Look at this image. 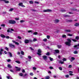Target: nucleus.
<instances>
[{"label":"nucleus","mask_w":79,"mask_h":79,"mask_svg":"<svg viewBox=\"0 0 79 79\" xmlns=\"http://www.w3.org/2000/svg\"><path fill=\"white\" fill-rule=\"evenodd\" d=\"M1 26L5 27V25L4 24H2L1 25Z\"/></svg>","instance_id":"b1692460"},{"label":"nucleus","mask_w":79,"mask_h":79,"mask_svg":"<svg viewBox=\"0 0 79 79\" xmlns=\"http://www.w3.org/2000/svg\"><path fill=\"white\" fill-rule=\"evenodd\" d=\"M4 53L5 54H7V52L5 51H4Z\"/></svg>","instance_id":"0e129e2a"},{"label":"nucleus","mask_w":79,"mask_h":79,"mask_svg":"<svg viewBox=\"0 0 79 79\" xmlns=\"http://www.w3.org/2000/svg\"><path fill=\"white\" fill-rule=\"evenodd\" d=\"M35 3H36V4H39V2H38L35 1Z\"/></svg>","instance_id":"79ce46f5"},{"label":"nucleus","mask_w":79,"mask_h":79,"mask_svg":"<svg viewBox=\"0 0 79 79\" xmlns=\"http://www.w3.org/2000/svg\"><path fill=\"white\" fill-rule=\"evenodd\" d=\"M46 55H47V56H49V55H50V53L49 52H48L46 53Z\"/></svg>","instance_id":"58836bf2"},{"label":"nucleus","mask_w":79,"mask_h":79,"mask_svg":"<svg viewBox=\"0 0 79 79\" xmlns=\"http://www.w3.org/2000/svg\"><path fill=\"white\" fill-rule=\"evenodd\" d=\"M65 31L66 32H70L71 30H65Z\"/></svg>","instance_id":"a211bd4d"},{"label":"nucleus","mask_w":79,"mask_h":79,"mask_svg":"<svg viewBox=\"0 0 79 79\" xmlns=\"http://www.w3.org/2000/svg\"><path fill=\"white\" fill-rule=\"evenodd\" d=\"M7 62H10V61H11V60L10 59H8L7 61Z\"/></svg>","instance_id":"bf43d9fd"},{"label":"nucleus","mask_w":79,"mask_h":79,"mask_svg":"<svg viewBox=\"0 0 79 79\" xmlns=\"http://www.w3.org/2000/svg\"><path fill=\"white\" fill-rule=\"evenodd\" d=\"M7 67H8L9 68H10V69H11V68H12V66H11V65L10 64H8V65Z\"/></svg>","instance_id":"f3484780"},{"label":"nucleus","mask_w":79,"mask_h":79,"mask_svg":"<svg viewBox=\"0 0 79 79\" xmlns=\"http://www.w3.org/2000/svg\"><path fill=\"white\" fill-rule=\"evenodd\" d=\"M56 53H59L60 51L58 50H54Z\"/></svg>","instance_id":"f8f14e48"},{"label":"nucleus","mask_w":79,"mask_h":79,"mask_svg":"<svg viewBox=\"0 0 79 79\" xmlns=\"http://www.w3.org/2000/svg\"><path fill=\"white\" fill-rule=\"evenodd\" d=\"M29 41V42H33V40H32L31 39H30L29 40H28Z\"/></svg>","instance_id":"cd10ccee"},{"label":"nucleus","mask_w":79,"mask_h":79,"mask_svg":"<svg viewBox=\"0 0 79 79\" xmlns=\"http://www.w3.org/2000/svg\"><path fill=\"white\" fill-rule=\"evenodd\" d=\"M20 22L21 23H24V22H25V21L23 20H22L20 21Z\"/></svg>","instance_id":"e433bc0d"},{"label":"nucleus","mask_w":79,"mask_h":79,"mask_svg":"<svg viewBox=\"0 0 79 79\" xmlns=\"http://www.w3.org/2000/svg\"><path fill=\"white\" fill-rule=\"evenodd\" d=\"M8 53L10 55V57H12L13 56L12 55V54H11V52H9Z\"/></svg>","instance_id":"aec40b11"},{"label":"nucleus","mask_w":79,"mask_h":79,"mask_svg":"<svg viewBox=\"0 0 79 79\" xmlns=\"http://www.w3.org/2000/svg\"><path fill=\"white\" fill-rule=\"evenodd\" d=\"M29 3L30 4H33L34 3V2L32 1H29Z\"/></svg>","instance_id":"5701e85b"},{"label":"nucleus","mask_w":79,"mask_h":79,"mask_svg":"<svg viewBox=\"0 0 79 79\" xmlns=\"http://www.w3.org/2000/svg\"><path fill=\"white\" fill-rule=\"evenodd\" d=\"M30 75L31 76H34V74H33V73H31L30 74Z\"/></svg>","instance_id":"7c9ffc66"},{"label":"nucleus","mask_w":79,"mask_h":79,"mask_svg":"<svg viewBox=\"0 0 79 79\" xmlns=\"http://www.w3.org/2000/svg\"><path fill=\"white\" fill-rule=\"evenodd\" d=\"M50 36H49L48 35L47 36V37L48 39H50Z\"/></svg>","instance_id":"c03bdc74"},{"label":"nucleus","mask_w":79,"mask_h":79,"mask_svg":"<svg viewBox=\"0 0 79 79\" xmlns=\"http://www.w3.org/2000/svg\"><path fill=\"white\" fill-rule=\"evenodd\" d=\"M32 30H29L28 31V33H30V32H32Z\"/></svg>","instance_id":"5fc2aeb1"},{"label":"nucleus","mask_w":79,"mask_h":79,"mask_svg":"<svg viewBox=\"0 0 79 79\" xmlns=\"http://www.w3.org/2000/svg\"><path fill=\"white\" fill-rule=\"evenodd\" d=\"M60 63L61 64H64V61H60Z\"/></svg>","instance_id":"a19ab883"},{"label":"nucleus","mask_w":79,"mask_h":79,"mask_svg":"<svg viewBox=\"0 0 79 79\" xmlns=\"http://www.w3.org/2000/svg\"><path fill=\"white\" fill-rule=\"evenodd\" d=\"M74 26H79V23H75L74 25Z\"/></svg>","instance_id":"412c9836"},{"label":"nucleus","mask_w":79,"mask_h":79,"mask_svg":"<svg viewBox=\"0 0 79 79\" xmlns=\"http://www.w3.org/2000/svg\"><path fill=\"white\" fill-rule=\"evenodd\" d=\"M21 53L22 55H24V52L22 51L21 52Z\"/></svg>","instance_id":"bb28decb"},{"label":"nucleus","mask_w":79,"mask_h":79,"mask_svg":"<svg viewBox=\"0 0 79 79\" xmlns=\"http://www.w3.org/2000/svg\"><path fill=\"white\" fill-rule=\"evenodd\" d=\"M18 5H19V6H22V7H25V6L23 5V3L22 2L19 3V4Z\"/></svg>","instance_id":"39448f33"},{"label":"nucleus","mask_w":79,"mask_h":79,"mask_svg":"<svg viewBox=\"0 0 79 79\" xmlns=\"http://www.w3.org/2000/svg\"><path fill=\"white\" fill-rule=\"evenodd\" d=\"M77 46H79V44H78L77 45H75L74 46V47L75 48H76V47H77Z\"/></svg>","instance_id":"4c0bfd02"},{"label":"nucleus","mask_w":79,"mask_h":79,"mask_svg":"<svg viewBox=\"0 0 79 79\" xmlns=\"http://www.w3.org/2000/svg\"><path fill=\"white\" fill-rule=\"evenodd\" d=\"M6 39H10V37L9 36H7L6 37Z\"/></svg>","instance_id":"3c124183"},{"label":"nucleus","mask_w":79,"mask_h":79,"mask_svg":"<svg viewBox=\"0 0 79 79\" xmlns=\"http://www.w3.org/2000/svg\"><path fill=\"white\" fill-rule=\"evenodd\" d=\"M12 42H13V43H15V44H16V45H19V43L18 42H16V41L14 40H12Z\"/></svg>","instance_id":"9d476101"},{"label":"nucleus","mask_w":79,"mask_h":79,"mask_svg":"<svg viewBox=\"0 0 79 79\" xmlns=\"http://www.w3.org/2000/svg\"><path fill=\"white\" fill-rule=\"evenodd\" d=\"M15 62L18 64H20V63H21V62H20L19 61L16 60L15 61Z\"/></svg>","instance_id":"c756f323"},{"label":"nucleus","mask_w":79,"mask_h":79,"mask_svg":"<svg viewBox=\"0 0 79 79\" xmlns=\"http://www.w3.org/2000/svg\"><path fill=\"white\" fill-rule=\"evenodd\" d=\"M1 1H3V2H4L5 3H9V1H6V0H0Z\"/></svg>","instance_id":"9b49d317"},{"label":"nucleus","mask_w":79,"mask_h":79,"mask_svg":"<svg viewBox=\"0 0 79 79\" xmlns=\"http://www.w3.org/2000/svg\"><path fill=\"white\" fill-rule=\"evenodd\" d=\"M7 32H10V30H7Z\"/></svg>","instance_id":"338daca9"},{"label":"nucleus","mask_w":79,"mask_h":79,"mask_svg":"<svg viewBox=\"0 0 79 79\" xmlns=\"http://www.w3.org/2000/svg\"><path fill=\"white\" fill-rule=\"evenodd\" d=\"M19 75L20 76H23V74L22 73H20L19 74Z\"/></svg>","instance_id":"72a5a7b5"},{"label":"nucleus","mask_w":79,"mask_h":79,"mask_svg":"<svg viewBox=\"0 0 79 79\" xmlns=\"http://www.w3.org/2000/svg\"><path fill=\"white\" fill-rule=\"evenodd\" d=\"M15 68H16V71H21V68H19L18 67H15Z\"/></svg>","instance_id":"423d86ee"},{"label":"nucleus","mask_w":79,"mask_h":79,"mask_svg":"<svg viewBox=\"0 0 79 79\" xmlns=\"http://www.w3.org/2000/svg\"><path fill=\"white\" fill-rule=\"evenodd\" d=\"M8 23L9 24H14L16 23V21L14 20H9Z\"/></svg>","instance_id":"f03ea898"},{"label":"nucleus","mask_w":79,"mask_h":79,"mask_svg":"<svg viewBox=\"0 0 79 79\" xmlns=\"http://www.w3.org/2000/svg\"><path fill=\"white\" fill-rule=\"evenodd\" d=\"M33 35H37V34H38V32H34L33 33Z\"/></svg>","instance_id":"4be33fe9"},{"label":"nucleus","mask_w":79,"mask_h":79,"mask_svg":"<svg viewBox=\"0 0 79 79\" xmlns=\"http://www.w3.org/2000/svg\"><path fill=\"white\" fill-rule=\"evenodd\" d=\"M72 40H73V41L74 42H76V40L72 39Z\"/></svg>","instance_id":"69168bd1"},{"label":"nucleus","mask_w":79,"mask_h":79,"mask_svg":"<svg viewBox=\"0 0 79 79\" xmlns=\"http://www.w3.org/2000/svg\"><path fill=\"white\" fill-rule=\"evenodd\" d=\"M33 42H35V41H37V39H36L35 38H34L33 39Z\"/></svg>","instance_id":"ea45409f"},{"label":"nucleus","mask_w":79,"mask_h":79,"mask_svg":"<svg viewBox=\"0 0 79 79\" xmlns=\"http://www.w3.org/2000/svg\"><path fill=\"white\" fill-rule=\"evenodd\" d=\"M60 70L61 71H62V70H63V69H62V68H61V67H60Z\"/></svg>","instance_id":"4d7b16f0"},{"label":"nucleus","mask_w":79,"mask_h":79,"mask_svg":"<svg viewBox=\"0 0 79 79\" xmlns=\"http://www.w3.org/2000/svg\"><path fill=\"white\" fill-rule=\"evenodd\" d=\"M43 41H44V42H46V41H47V39H44L43 40Z\"/></svg>","instance_id":"37998d69"},{"label":"nucleus","mask_w":79,"mask_h":79,"mask_svg":"<svg viewBox=\"0 0 79 79\" xmlns=\"http://www.w3.org/2000/svg\"><path fill=\"white\" fill-rule=\"evenodd\" d=\"M62 37H63V38H66V35H62Z\"/></svg>","instance_id":"473e14b6"},{"label":"nucleus","mask_w":79,"mask_h":79,"mask_svg":"<svg viewBox=\"0 0 79 79\" xmlns=\"http://www.w3.org/2000/svg\"><path fill=\"white\" fill-rule=\"evenodd\" d=\"M65 77H67V78L68 77H69V75H66Z\"/></svg>","instance_id":"13d9d810"},{"label":"nucleus","mask_w":79,"mask_h":79,"mask_svg":"<svg viewBox=\"0 0 79 79\" xmlns=\"http://www.w3.org/2000/svg\"><path fill=\"white\" fill-rule=\"evenodd\" d=\"M14 10V9L13 8H11L9 10V11H12L13 10Z\"/></svg>","instance_id":"c85d7f7f"},{"label":"nucleus","mask_w":79,"mask_h":79,"mask_svg":"<svg viewBox=\"0 0 79 79\" xmlns=\"http://www.w3.org/2000/svg\"><path fill=\"white\" fill-rule=\"evenodd\" d=\"M43 58L44 60H47V56H43Z\"/></svg>","instance_id":"ddd939ff"},{"label":"nucleus","mask_w":79,"mask_h":79,"mask_svg":"<svg viewBox=\"0 0 79 79\" xmlns=\"http://www.w3.org/2000/svg\"><path fill=\"white\" fill-rule=\"evenodd\" d=\"M1 37H2V38H5V37H6V36L3 34H1Z\"/></svg>","instance_id":"2eb2a0df"},{"label":"nucleus","mask_w":79,"mask_h":79,"mask_svg":"<svg viewBox=\"0 0 79 79\" xmlns=\"http://www.w3.org/2000/svg\"><path fill=\"white\" fill-rule=\"evenodd\" d=\"M0 50V55H2L3 54L2 52L3 51V49L2 48H1Z\"/></svg>","instance_id":"0eeeda50"},{"label":"nucleus","mask_w":79,"mask_h":79,"mask_svg":"<svg viewBox=\"0 0 79 79\" xmlns=\"http://www.w3.org/2000/svg\"><path fill=\"white\" fill-rule=\"evenodd\" d=\"M67 35L68 36H72L73 35L70 34H67Z\"/></svg>","instance_id":"f704fd0d"},{"label":"nucleus","mask_w":79,"mask_h":79,"mask_svg":"<svg viewBox=\"0 0 79 79\" xmlns=\"http://www.w3.org/2000/svg\"><path fill=\"white\" fill-rule=\"evenodd\" d=\"M10 47H11V48H15V45L12 44H9Z\"/></svg>","instance_id":"6e6552de"},{"label":"nucleus","mask_w":79,"mask_h":79,"mask_svg":"<svg viewBox=\"0 0 79 79\" xmlns=\"http://www.w3.org/2000/svg\"><path fill=\"white\" fill-rule=\"evenodd\" d=\"M38 53H37V55H39L40 56L42 55V54H40L42 53V51H41L40 49H39L38 50Z\"/></svg>","instance_id":"7ed1b4c3"},{"label":"nucleus","mask_w":79,"mask_h":79,"mask_svg":"<svg viewBox=\"0 0 79 79\" xmlns=\"http://www.w3.org/2000/svg\"><path fill=\"white\" fill-rule=\"evenodd\" d=\"M44 12H51L52 10L50 9L45 10H43Z\"/></svg>","instance_id":"20e7f679"},{"label":"nucleus","mask_w":79,"mask_h":79,"mask_svg":"<svg viewBox=\"0 0 79 79\" xmlns=\"http://www.w3.org/2000/svg\"><path fill=\"white\" fill-rule=\"evenodd\" d=\"M7 79H10V76H7Z\"/></svg>","instance_id":"774afa93"},{"label":"nucleus","mask_w":79,"mask_h":79,"mask_svg":"<svg viewBox=\"0 0 79 79\" xmlns=\"http://www.w3.org/2000/svg\"><path fill=\"white\" fill-rule=\"evenodd\" d=\"M15 19H16V20H19V18H15Z\"/></svg>","instance_id":"e2e57ef3"},{"label":"nucleus","mask_w":79,"mask_h":79,"mask_svg":"<svg viewBox=\"0 0 79 79\" xmlns=\"http://www.w3.org/2000/svg\"><path fill=\"white\" fill-rule=\"evenodd\" d=\"M17 38H18V39H21V37L19 36H18Z\"/></svg>","instance_id":"864d4df0"},{"label":"nucleus","mask_w":79,"mask_h":79,"mask_svg":"<svg viewBox=\"0 0 79 79\" xmlns=\"http://www.w3.org/2000/svg\"><path fill=\"white\" fill-rule=\"evenodd\" d=\"M75 39L77 40H78L79 39V36H77L76 37Z\"/></svg>","instance_id":"49530a36"},{"label":"nucleus","mask_w":79,"mask_h":79,"mask_svg":"<svg viewBox=\"0 0 79 79\" xmlns=\"http://www.w3.org/2000/svg\"><path fill=\"white\" fill-rule=\"evenodd\" d=\"M50 77L49 76H47L45 77V79H50Z\"/></svg>","instance_id":"6ab92c4d"},{"label":"nucleus","mask_w":79,"mask_h":79,"mask_svg":"<svg viewBox=\"0 0 79 79\" xmlns=\"http://www.w3.org/2000/svg\"><path fill=\"white\" fill-rule=\"evenodd\" d=\"M69 68H72V65H70L69 66Z\"/></svg>","instance_id":"a18cd8bd"},{"label":"nucleus","mask_w":79,"mask_h":79,"mask_svg":"<svg viewBox=\"0 0 79 79\" xmlns=\"http://www.w3.org/2000/svg\"><path fill=\"white\" fill-rule=\"evenodd\" d=\"M59 21L58 19H56V20H54V23H58Z\"/></svg>","instance_id":"dca6fc26"},{"label":"nucleus","mask_w":79,"mask_h":79,"mask_svg":"<svg viewBox=\"0 0 79 79\" xmlns=\"http://www.w3.org/2000/svg\"><path fill=\"white\" fill-rule=\"evenodd\" d=\"M73 53L74 54H77V51H74L73 52Z\"/></svg>","instance_id":"c9c22d12"},{"label":"nucleus","mask_w":79,"mask_h":79,"mask_svg":"<svg viewBox=\"0 0 79 79\" xmlns=\"http://www.w3.org/2000/svg\"><path fill=\"white\" fill-rule=\"evenodd\" d=\"M5 49L7 51H9V48H7V47H6L5 48Z\"/></svg>","instance_id":"393cba45"},{"label":"nucleus","mask_w":79,"mask_h":79,"mask_svg":"<svg viewBox=\"0 0 79 79\" xmlns=\"http://www.w3.org/2000/svg\"><path fill=\"white\" fill-rule=\"evenodd\" d=\"M67 40L68 42H65L66 45H68V46H70L71 45V41L69 39H68Z\"/></svg>","instance_id":"f257e3e1"},{"label":"nucleus","mask_w":79,"mask_h":79,"mask_svg":"<svg viewBox=\"0 0 79 79\" xmlns=\"http://www.w3.org/2000/svg\"><path fill=\"white\" fill-rule=\"evenodd\" d=\"M49 60H50V61H53V59L51 57H50Z\"/></svg>","instance_id":"a878e982"},{"label":"nucleus","mask_w":79,"mask_h":79,"mask_svg":"<svg viewBox=\"0 0 79 79\" xmlns=\"http://www.w3.org/2000/svg\"><path fill=\"white\" fill-rule=\"evenodd\" d=\"M22 72L23 73H25V70H24V69H23L22 70Z\"/></svg>","instance_id":"8fccbe9b"},{"label":"nucleus","mask_w":79,"mask_h":79,"mask_svg":"<svg viewBox=\"0 0 79 79\" xmlns=\"http://www.w3.org/2000/svg\"><path fill=\"white\" fill-rule=\"evenodd\" d=\"M30 48L31 50H34L33 49H32V47H30Z\"/></svg>","instance_id":"680f3d73"},{"label":"nucleus","mask_w":79,"mask_h":79,"mask_svg":"<svg viewBox=\"0 0 79 79\" xmlns=\"http://www.w3.org/2000/svg\"><path fill=\"white\" fill-rule=\"evenodd\" d=\"M61 11H62V12H64V11H65L66 10L64 9H62L61 10Z\"/></svg>","instance_id":"09e8293b"},{"label":"nucleus","mask_w":79,"mask_h":79,"mask_svg":"<svg viewBox=\"0 0 79 79\" xmlns=\"http://www.w3.org/2000/svg\"><path fill=\"white\" fill-rule=\"evenodd\" d=\"M10 72H11L12 73H14V71H13L11 69H10Z\"/></svg>","instance_id":"052dcab7"},{"label":"nucleus","mask_w":79,"mask_h":79,"mask_svg":"<svg viewBox=\"0 0 79 79\" xmlns=\"http://www.w3.org/2000/svg\"><path fill=\"white\" fill-rule=\"evenodd\" d=\"M24 42L25 44H29V40L27 39H25L24 40Z\"/></svg>","instance_id":"1a4fd4ad"},{"label":"nucleus","mask_w":79,"mask_h":79,"mask_svg":"<svg viewBox=\"0 0 79 79\" xmlns=\"http://www.w3.org/2000/svg\"><path fill=\"white\" fill-rule=\"evenodd\" d=\"M66 60H67L66 58H63V60L64 61H66Z\"/></svg>","instance_id":"2f4dec72"},{"label":"nucleus","mask_w":79,"mask_h":79,"mask_svg":"<svg viewBox=\"0 0 79 79\" xmlns=\"http://www.w3.org/2000/svg\"><path fill=\"white\" fill-rule=\"evenodd\" d=\"M49 69H53V67L52 66H50L49 67Z\"/></svg>","instance_id":"603ef678"},{"label":"nucleus","mask_w":79,"mask_h":79,"mask_svg":"<svg viewBox=\"0 0 79 79\" xmlns=\"http://www.w3.org/2000/svg\"><path fill=\"white\" fill-rule=\"evenodd\" d=\"M71 60H70V61L71 62H72L73 60H75V58L74 57H71Z\"/></svg>","instance_id":"4468645a"},{"label":"nucleus","mask_w":79,"mask_h":79,"mask_svg":"<svg viewBox=\"0 0 79 79\" xmlns=\"http://www.w3.org/2000/svg\"><path fill=\"white\" fill-rule=\"evenodd\" d=\"M31 56H28V58H29V59H31Z\"/></svg>","instance_id":"6e6d98bb"},{"label":"nucleus","mask_w":79,"mask_h":79,"mask_svg":"<svg viewBox=\"0 0 79 79\" xmlns=\"http://www.w3.org/2000/svg\"><path fill=\"white\" fill-rule=\"evenodd\" d=\"M36 69H37L35 67H33V70H35Z\"/></svg>","instance_id":"de8ad7c7"}]
</instances>
